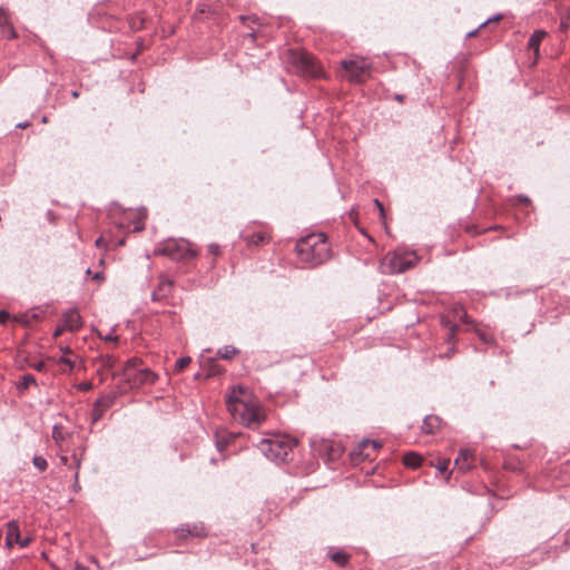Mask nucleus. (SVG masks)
Here are the masks:
<instances>
[{
	"mask_svg": "<svg viewBox=\"0 0 570 570\" xmlns=\"http://www.w3.org/2000/svg\"><path fill=\"white\" fill-rule=\"evenodd\" d=\"M227 410L235 421L255 429L265 421L263 409L243 386L233 387L226 399Z\"/></svg>",
	"mask_w": 570,
	"mask_h": 570,
	"instance_id": "1",
	"label": "nucleus"
},
{
	"mask_svg": "<svg viewBox=\"0 0 570 570\" xmlns=\"http://www.w3.org/2000/svg\"><path fill=\"white\" fill-rule=\"evenodd\" d=\"M296 253L301 263L316 267L325 263L331 255L330 245L324 234H311L296 244Z\"/></svg>",
	"mask_w": 570,
	"mask_h": 570,
	"instance_id": "2",
	"label": "nucleus"
},
{
	"mask_svg": "<svg viewBox=\"0 0 570 570\" xmlns=\"http://www.w3.org/2000/svg\"><path fill=\"white\" fill-rule=\"evenodd\" d=\"M296 442L287 435L273 434L262 439L257 448L271 461L281 463L287 461Z\"/></svg>",
	"mask_w": 570,
	"mask_h": 570,
	"instance_id": "3",
	"label": "nucleus"
},
{
	"mask_svg": "<svg viewBox=\"0 0 570 570\" xmlns=\"http://www.w3.org/2000/svg\"><path fill=\"white\" fill-rule=\"evenodd\" d=\"M285 58L289 70L296 75L312 78H318L322 75V70L315 63L313 56L306 51L288 49Z\"/></svg>",
	"mask_w": 570,
	"mask_h": 570,
	"instance_id": "4",
	"label": "nucleus"
},
{
	"mask_svg": "<svg viewBox=\"0 0 570 570\" xmlns=\"http://www.w3.org/2000/svg\"><path fill=\"white\" fill-rule=\"evenodd\" d=\"M419 262V256L414 250H407L404 248H397L394 252H390L383 259V267L391 274L403 273Z\"/></svg>",
	"mask_w": 570,
	"mask_h": 570,
	"instance_id": "5",
	"label": "nucleus"
},
{
	"mask_svg": "<svg viewBox=\"0 0 570 570\" xmlns=\"http://www.w3.org/2000/svg\"><path fill=\"white\" fill-rule=\"evenodd\" d=\"M139 361L137 358H131L127 361L122 375L126 383L131 389L139 387L141 385H153L158 375L147 367H138Z\"/></svg>",
	"mask_w": 570,
	"mask_h": 570,
	"instance_id": "6",
	"label": "nucleus"
},
{
	"mask_svg": "<svg viewBox=\"0 0 570 570\" xmlns=\"http://www.w3.org/2000/svg\"><path fill=\"white\" fill-rule=\"evenodd\" d=\"M156 253L168 256L174 261H187L197 255L191 244L184 238L166 240L158 245Z\"/></svg>",
	"mask_w": 570,
	"mask_h": 570,
	"instance_id": "7",
	"label": "nucleus"
},
{
	"mask_svg": "<svg viewBox=\"0 0 570 570\" xmlns=\"http://www.w3.org/2000/svg\"><path fill=\"white\" fill-rule=\"evenodd\" d=\"M342 68L346 71L350 82L362 83L371 77L372 62L365 57H354L341 61Z\"/></svg>",
	"mask_w": 570,
	"mask_h": 570,
	"instance_id": "8",
	"label": "nucleus"
},
{
	"mask_svg": "<svg viewBox=\"0 0 570 570\" xmlns=\"http://www.w3.org/2000/svg\"><path fill=\"white\" fill-rule=\"evenodd\" d=\"M30 538L26 537L22 538L20 534L19 524L17 521L12 520L7 523V531H6V544L7 547L11 548L14 544L24 548L29 544Z\"/></svg>",
	"mask_w": 570,
	"mask_h": 570,
	"instance_id": "9",
	"label": "nucleus"
},
{
	"mask_svg": "<svg viewBox=\"0 0 570 570\" xmlns=\"http://www.w3.org/2000/svg\"><path fill=\"white\" fill-rule=\"evenodd\" d=\"M0 33L6 39H14L17 37L10 14L2 7H0Z\"/></svg>",
	"mask_w": 570,
	"mask_h": 570,
	"instance_id": "10",
	"label": "nucleus"
},
{
	"mask_svg": "<svg viewBox=\"0 0 570 570\" xmlns=\"http://www.w3.org/2000/svg\"><path fill=\"white\" fill-rule=\"evenodd\" d=\"M179 538L190 537H206L207 531L203 523L184 524L176 529Z\"/></svg>",
	"mask_w": 570,
	"mask_h": 570,
	"instance_id": "11",
	"label": "nucleus"
},
{
	"mask_svg": "<svg viewBox=\"0 0 570 570\" xmlns=\"http://www.w3.org/2000/svg\"><path fill=\"white\" fill-rule=\"evenodd\" d=\"M62 322L68 331L75 332L81 327V316L76 308L66 311L62 315Z\"/></svg>",
	"mask_w": 570,
	"mask_h": 570,
	"instance_id": "12",
	"label": "nucleus"
},
{
	"mask_svg": "<svg viewBox=\"0 0 570 570\" xmlns=\"http://www.w3.org/2000/svg\"><path fill=\"white\" fill-rule=\"evenodd\" d=\"M474 462V454L469 449H462L454 460V466L460 471H468L472 468Z\"/></svg>",
	"mask_w": 570,
	"mask_h": 570,
	"instance_id": "13",
	"label": "nucleus"
},
{
	"mask_svg": "<svg viewBox=\"0 0 570 570\" xmlns=\"http://www.w3.org/2000/svg\"><path fill=\"white\" fill-rule=\"evenodd\" d=\"M69 435L70 434L63 432V430H62V428L60 425H58V424L53 425V428H52V439L56 442V444L58 445L60 452H68L69 451L68 445L66 444V439Z\"/></svg>",
	"mask_w": 570,
	"mask_h": 570,
	"instance_id": "14",
	"label": "nucleus"
},
{
	"mask_svg": "<svg viewBox=\"0 0 570 570\" xmlns=\"http://www.w3.org/2000/svg\"><path fill=\"white\" fill-rule=\"evenodd\" d=\"M441 426V419L436 415H426L423 420L422 431L425 434L435 433Z\"/></svg>",
	"mask_w": 570,
	"mask_h": 570,
	"instance_id": "15",
	"label": "nucleus"
},
{
	"mask_svg": "<svg viewBox=\"0 0 570 570\" xmlns=\"http://www.w3.org/2000/svg\"><path fill=\"white\" fill-rule=\"evenodd\" d=\"M547 33L543 30H535L528 41V48L532 49L538 55L540 43L544 39Z\"/></svg>",
	"mask_w": 570,
	"mask_h": 570,
	"instance_id": "16",
	"label": "nucleus"
},
{
	"mask_svg": "<svg viewBox=\"0 0 570 570\" xmlns=\"http://www.w3.org/2000/svg\"><path fill=\"white\" fill-rule=\"evenodd\" d=\"M174 283L170 279L161 277L156 291L158 292V295H160V297L165 299L170 295Z\"/></svg>",
	"mask_w": 570,
	"mask_h": 570,
	"instance_id": "17",
	"label": "nucleus"
},
{
	"mask_svg": "<svg viewBox=\"0 0 570 570\" xmlns=\"http://www.w3.org/2000/svg\"><path fill=\"white\" fill-rule=\"evenodd\" d=\"M421 462H422V458L414 452H409L403 458V463L407 468L416 469L421 465Z\"/></svg>",
	"mask_w": 570,
	"mask_h": 570,
	"instance_id": "18",
	"label": "nucleus"
},
{
	"mask_svg": "<svg viewBox=\"0 0 570 570\" xmlns=\"http://www.w3.org/2000/svg\"><path fill=\"white\" fill-rule=\"evenodd\" d=\"M36 377L32 374H24L21 377V381L17 384V390L22 393L24 392L30 385H36Z\"/></svg>",
	"mask_w": 570,
	"mask_h": 570,
	"instance_id": "19",
	"label": "nucleus"
},
{
	"mask_svg": "<svg viewBox=\"0 0 570 570\" xmlns=\"http://www.w3.org/2000/svg\"><path fill=\"white\" fill-rule=\"evenodd\" d=\"M116 397H117L116 394H107V395L99 397L95 402V404H97L98 406H100L101 409H104L106 411L107 409L112 406V404L116 401Z\"/></svg>",
	"mask_w": 570,
	"mask_h": 570,
	"instance_id": "20",
	"label": "nucleus"
},
{
	"mask_svg": "<svg viewBox=\"0 0 570 570\" xmlns=\"http://www.w3.org/2000/svg\"><path fill=\"white\" fill-rule=\"evenodd\" d=\"M238 351L232 345H225L217 351V355L223 360L233 358Z\"/></svg>",
	"mask_w": 570,
	"mask_h": 570,
	"instance_id": "21",
	"label": "nucleus"
},
{
	"mask_svg": "<svg viewBox=\"0 0 570 570\" xmlns=\"http://www.w3.org/2000/svg\"><path fill=\"white\" fill-rule=\"evenodd\" d=\"M328 556L332 561H334L335 563H337L341 567L345 566L348 560V556L343 551L330 552Z\"/></svg>",
	"mask_w": 570,
	"mask_h": 570,
	"instance_id": "22",
	"label": "nucleus"
},
{
	"mask_svg": "<svg viewBox=\"0 0 570 570\" xmlns=\"http://www.w3.org/2000/svg\"><path fill=\"white\" fill-rule=\"evenodd\" d=\"M83 451H85V448H81V452L80 453H77V452L72 453V460H73V464H75V468H76L75 487H78L79 469H80V465H81V462H82V452Z\"/></svg>",
	"mask_w": 570,
	"mask_h": 570,
	"instance_id": "23",
	"label": "nucleus"
},
{
	"mask_svg": "<svg viewBox=\"0 0 570 570\" xmlns=\"http://www.w3.org/2000/svg\"><path fill=\"white\" fill-rule=\"evenodd\" d=\"M71 355L67 356V355H62L59 360H58V363L59 364H62L65 365L67 368H63L62 370V373H70L72 372L73 367H75V360H72L70 357Z\"/></svg>",
	"mask_w": 570,
	"mask_h": 570,
	"instance_id": "24",
	"label": "nucleus"
},
{
	"mask_svg": "<svg viewBox=\"0 0 570 570\" xmlns=\"http://www.w3.org/2000/svg\"><path fill=\"white\" fill-rule=\"evenodd\" d=\"M32 464L35 465L36 469H38L40 472H43L47 470L48 468V462L47 460L41 456V455H35L33 459H32Z\"/></svg>",
	"mask_w": 570,
	"mask_h": 570,
	"instance_id": "25",
	"label": "nucleus"
},
{
	"mask_svg": "<svg viewBox=\"0 0 570 570\" xmlns=\"http://www.w3.org/2000/svg\"><path fill=\"white\" fill-rule=\"evenodd\" d=\"M37 318H38V315L36 313H24L18 317H14V321H17L23 325H29L32 320H37Z\"/></svg>",
	"mask_w": 570,
	"mask_h": 570,
	"instance_id": "26",
	"label": "nucleus"
},
{
	"mask_svg": "<svg viewBox=\"0 0 570 570\" xmlns=\"http://www.w3.org/2000/svg\"><path fill=\"white\" fill-rule=\"evenodd\" d=\"M191 362V358L189 356L180 357L175 363V371L180 372L184 368H186Z\"/></svg>",
	"mask_w": 570,
	"mask_h": 570,
	"instance_id": "27",
	"label": "nucleus"
},
{
	"mask_svg": "<svg viewBox=\"0 0 570 570\" xmlns=\"http://www.w3.org/2000/svg\"><path fill=\"white\" fill-rule=\"evenodd\" d=\"M105 410L98 406L97 404H94L92 411H91V421L92 423H96L99 421L104 415Z\"/></svg>",
	"mask_w": 570,
	"mask_h": 570,
	"instance_id": "28",
	"label": "nucleus"
},
{
	"mask_svg": "<svg viewBox=\"0 0 570 570\" xmlns=\"http://www.w3.org/2000/svg\"><path fill=\"white\" fill-rule=\"evenodd\" d=\"M368 446L372 448V450H376L377 448L381 446V444L377 442V441H374V440H363L361 443H360V450L363 452L364 450H366Z\"/></svg>",
	"mask_w": 570,
	"mask_h": 570,
	"instance_id": "29",
	"label": "nucleus"
},
{
	"mask_svg": "<svg viewBox=\"0 0 570 570\" xmlns=\"http://www.w3.org/2000/svg\"><path fill=\"white\" fill-rule=\"evenodd\" d=\"M266 239V234L264 233H256V234H253L252 237L249 238V244H253V245H258V244H262L264 243Z\"/></svg>",
	"mask_w": 570,
	"mask_h": 570,
	"instance_id": "30",
	"label": "nucleus"
},
{
	"mask_svg": "<svg viewBox=\"0 0 570 570\" xmlns=\"http://www.w3.org/2000/svg\"><path fill=\"white\" fill-rule=\"evenodd\" d=\"M101 361H102L104 366H106V367H112L116 364L115 356L109 355V354L101 356Z\"/></svg>",
	"mask_w": 570,
	"mask_h": 570,
	"instance_id": "31",
	"label": "nucleus"
},
{
	"mask_svg": "<svg viewBox=\"0 0 570 570\" xmlns=\"http://www.w3.org/2000/svg\"><path fill=\"white\" fill-rule=\"evenodd\" d=\"M9 318H10V314L7 311L1 309L0 311V324H6Z\"/></svg>",
	"mask_w": 570,
	"mask_h": 570,
	"instance_id": "32",
	"label": "nucleus"
},
{
	"mask_svg": "<svg viewBox=\"0 0 570 570\" xmlns=\"http://www.w3.org/2000/svg\"><path fill=\"white\" fill-rule=\"evenodd\" d=\"M37 372H43L46 370V364L43 361H39L31 365Z\"/></svg>",
	"mask_w": 570,
	"mask_h": 570,
	"instance_id": "33",
	"label": "nucleus"
},
{
	"mask_svg": "<svg viewBox=\"0 0 570 570\" xmlns=\"http://www.w3.org/2000/svg\"><path fill=\"white\" fill-rule=\"evenodd\" d=\"M208 250H209V253H210V254H213V255H218V253H219V246H218V245H216V244H210V245L208 246Z\"/></svg>",
	"mask_w": 570,
	"mask_h": 570,
	"instance_id": "34",
	"label": "nucleus"
},
{
	"mask_svg": "<svg viewBox=\"0 0 570 570\" xmlns=\"http://www.w3.org/2000/svg\"><path fill=\"white\" fill-rule=\"evenodd\" d=\"M449 463H450V461H449V460H446V461H444V462L440 463V464H439V466H438V470H439L441 473H444V472L448 470Z\"/></svg>",
	"mask_w": 570,
	"mask_h": 570,
	"instance_id": "35",
	"label": "nucleus"
},
{
	"mask_svg": "<svg viewBox=\"0 0 570 570\" xmlns=\"http://www.w3.org/2000/svg\"><path fill=\"white\" fill-rule=\"evenodd\" d=\"M118 338L119 337L117 335H114L112 333H109L106 336H104V340L107 342H117Z\"/></svg>",
	"mask_w": 570,
	"mask_h": 570,
	"instance_id": "36",
	"label": "nucleus"
},
{
	"mask_svg": "<svg viewBox=\"0 0 570 570\" xmlns=\"http://www.w3.org/2000/svg\"><path fill=\"white\" fill-rule=\"evenodd\" d=\"M65 330H67V328L65 327V324H63L62 326H58V327L55 330V332H53V336H55V337L60 336Z\"/></svg>",
	"mask_w": 570,
	"mask_h": 570,
	"instance_id": "37",
	"label": "nucleus"
},
{
	"mask_svg": "<svg viewBox=\"0 0 570 570\" xmlns=\"http://www.w3.org/2000/svg\"><path fill=\"white\" fill-rule=\"evenodd\" d=\"M501 19V16L500 14H497L495 17L493 18H489L488 20H485L483 23L480 24V28H482L483 26H485L487 23L491 22V21H498Z\"/></svg>",
	"mask_w": 570,
	"mask_h": 570,
	"instance_id": "38",
	"label": "nucleus"
},
{
	"mask_svg": "<svg viewBox=\"0 0 570 570\" xmlns=\"http://www.w3.org/2000/svg\"><path fill=\"white\" fill-rule=\"evenodd\" d=\"M563 544L570 548V530L564 533Z\"/></svg>",
	"mask_w": 570,
	"mask_h": 570,
	"instance_id": "39",
	"label": "nucleus"
},
{
	"mask_svg": "<svg viewBox=\"0 0 570 570\" xmlns=\"http://www.w3.org/2000/svg\"><path fill=\"white\" fill-rule=\"evenodd\" d=\"M151 299H153L154 302H160V301H163V298L160 297V295H158V292H157L156 289H155V291L153 292V294H151Z\"/></svg>",
	"mask_w": 570,
	"mask_h": 570,
	"instance_id": "40",
	"label": "nucleus"
},
{
	"mask_svg": "<svg viewBox=\"0 0 570 570\" xmlns=\"http://www.w3.org/2000/svg\"><path fill=\"white\" fill-rule=\"evenodd\" d=\"M518 200L523 204H528L530 202L529 197L524 195H519Z\"/></svg>",
	"mask_w": 570,
	"mask_h": 570,
	"instance_id": "41",
	"label": "nucleus"
},
{
	"mask_svg": "<svg viewBox=\"0 0 570 570\" xmlns=\"http://www.w3.org/2000/svg\"><path fill=\"white\" fill-rule=\"evenodd\" d=\"M73 570H89V568L87 566H83V564L77 562L73 567Z\"/></svg>",
	"mask_w": 570,
	"mask_h": 570,
	"instance_id": "42",
	"label": "nucleus"
},
{
	"mask_svg": "<svg viewBox=\"0 0 570 570\" xmlns=\"http://www.w3.org/2000/svg\"><path fill=\"white\" fill-rule=\"evenodd\" d=\"M61 351L63 352V355H67V356L73 355V352L68 346L61 347Z\"/></svg>",
	"mask_w": 570,
	"mask_h": 570,
	"instance_id": "43",
	"label": "nucleus"
},
{
	"mask_svg": "<svg viewBox=\"0 0 570 570\" xmlns=\"http://www.w3.org/2000/svg\"><path fill=\"white\" fill-rule=\"evenodd\" d=\"M62 454L60 455V461L62 464H67L68 463V455L66 454L67 452H61Z\"/></svg>",
	"mask_w": 570,
	"mask_h": 570,
	"instance_id": "44",
	"label": "nucleus"
},
{
	"mask_svg": "<svg viewBox=\"0 0 570 570\" xmlns=\"http://www.w3.org/2000/svg\"><path fill=\"white\" fill-rule=\"evenodd\" d=\"M226 443H224L222 440H217L216 442V445L218 448L219 451H223L224 450V446H225Z\"/></svg>",
	"mask_w": 570,
	"mask_h": 570,
	"instance_id": "45",
	"label": "nucleus"
},
{
	"mask_svg": "<svg viewBox=\"0 0 570 570\" xmlns=\"http://www.w3.org/2000/svg\"><path fill=\"white\" fill-rule=\"evenodd\" d=\"M404 98H405V97H404V95H399V94H397V95H395V96H394V99H395L396 101H399V102H403V101H404Z\"/></svg>",
	"mask_w": 570,
	"mask_h": 570,
	"instance_id": "46",
	"label": "nucleus"
},
{
	"mask_svg": "<svg viewBox=\"0 0 570 570\" xmlns=\"http://www.w3.org/2000/svg\"><path fill=\"white\" fill-rule=\"evenodd\" d=\"M79 389L83 390V391L89 390L90 389V384L89 383H82V384L79 385Z\"/></svg>",
	"mask_w": 570,
	"mask_h": 570,
	"instance_id": "47",
	"label": "nucleus"
},
{
	"mask_svg": "<svg viewBox=\"0 0 570 570\" xmlns=\"http://www.w3.org/2000/svg\"><path fill=\"white\" fill-rule=\"evenodd\" d=\"M94 278L97 281H101V279H104V276L101 273L97 272V273H95Z\"/></svg>",
	"mask_w": 570,
	"mask_h": 570,
	"instance_id": "48",
	"label": "nucleus"
},
{
	"mask_svg": "<svg viewBox=\"0 0 570 570\" xmlns=\"http://www.w3.org/2000/svg\"><path fill=\"white\" fill-rule=\"evenodd\" d=\"M479 29H480V27H479V28H476V29H474V30H472V31H470V32H468V33H466V37H473V36H475V35H476V32L479 31Z\"/></svg>",
	"mask_w": 570,
	"mask_h": 570,
	"instance_id": "49",
	"label": "nucleus"
},
{
	"mask_svg": "<svg viewBox=\"0 0 570 570\" xmlns=\"http://www.w3.org/2000/svg\"><path fill=\"white\" fill-rule=\"evenodd\" d=\"M374 203L379 207L381 214L383 215V206H382V204L377 199H375Z\"/></svg>",
	"mask_w": 570,
	"mask_h": 570,
	"instance_id": "50",
	"label": "nucleus"
},
{
	"mask_svg": "<svg viewBox=\"0 0 570 570\" xmlns=\"http://www.w3.org/2000/svg\"><path fill=\"white\" fill-rule=\"evenodd\" d=\"M568 27H569V23L566 20L562 19V21H561V29L566 30Z\"/></svg>",
	"mask_w": 570,
	"mask_h": 570,
	"instance_id": "51",
	"label": "nucleus"
},
{
	"mask_svg": "<svg viewBox=\"0 0 570 570\" xmlns=\"http://www.w3.org/2000/svg\"><path fill=\"white\" fill-rule=\"evenodd\" d=\"M28 126H29V122H28V121H26V122H20V124H18V125H17V127H18V128H22V129H23V128H27Z\"/></svg>",
	"mask_w": 570,
	"mask_h": 570,
	"instance_id": "52",
	"label": "nucleus"
},
{
	"mask_svg": "<svg viewBox=\"0 0 570 570\" xmlns=\"http://www.w3.org/2000/svg\"><path fill=\"white\" fill-rule=\"evenodd\" d=\"M102 243H104V240H102V238H101V237H99V238H97V239H96V246H97V247L102 246Z\"/></svg>",
	"mask_w": 570,
	"mask_h": 570,
	"instance_id": "53",
	"label": "nucleus"
},
{
	"mask_svg": "<svg viewBox=\"0 0 570 570\" xmlns=\"http://www.w3.org/2000/svg\"><path fill=\"white\" fill-rule=\"evenodd\" d=\"M72 96H73V97H78V92H77V91H73V92H72Z\"/></svg>",
	"mask_w": 570,
	"mask_h": 570,
	"instance_id": "54",
	"label": "nucleus"
},
{
	"mask_svg": "<svg viewBox=\"0 0 570 570\" xmlns=\"http://www.w3.org/2000/svg\"><path fill=\"white\" fill-rule=\"evenodd\" d=\"M481 338H482V341L488 342L485 336L482 335Z\"/></svg>",
	"mask_w": 570,
	"mask_h": 570,
	"instance_id": "55",
	"label": "nucleus"
}]
</instances>
